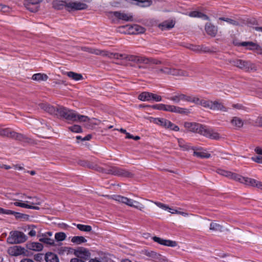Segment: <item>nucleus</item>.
<instances>
[{
  "label": "nucleus",
  "instance_id": "obj_40",
  "mask_svg": "<svg viewBox=\"0 0 262 262\" xmlns=\"http://www.w3.org/2000/svg\"><path fill=\"white\" fill-rule=\"evenodd\" d=\"M129 25H126L118 27L116 31L119 33L130 34V32H129Z\"/></svg>",
  "mask_w": 262,
  "mask_h": 262
},
{
  "label": "nucleus",
  "instance_id": "obj_1",
  "mask_svg": "<svg viewBox=\"0 0 262 262\" xmlns=\"http://www.w3.org/2000/svg\"><path fill=\"white\" fill-rule=\"evenodd\" d=\"M57 117L64 118L67 120L78 122L79 119H85L83 115L78 114L76 111L70 110L62 106H58Z\"/></svg>",
  "mask_w": 262,
  "mask_h": 262
},
{
  "label": "nucleus",
  "instance_id": "obj_7",
  "mask_svg": "<svg viewBox=\"0 0 262 262\" xmlns=\"http://www.w3.org/2000/svg\"><path fill=\"white\" fill-rule=\"evenodd\" d=\"M104 172L106 174L128 178H133L134 176V174L131 171L117 166H109Z\"/></svg>",
  "mask_w": 262,
  "mask_h": 262
},
{
  "label": "nucleus",
  "instance_id": "obj_24",
  "mask_svg": "<svg viewBox=\"0 0 262 262\" xmlns=\"http://www.w3.org/2000/svg\"><path fill=\"white\" fill-rule=\"evenodd\" d=\"M52 4L55 9L61 10L65 8L68 11V0H54Z\"/></svg>",
  "mask_w": 262,
  "mask_h": 262
},
{
  "label": "nucleus",
  "instance_id": "obj_6",
  "mask_svg": "<svg viewBox=\"0 0 262 262\" xmlns=\"http://www.w3.org/2000/svg\"><path fill=\"white\" fill-rule=\"evenodd\" d=\"M112 199L119 203L124 204L129 207H133L142 211L144 208L143 205L140 202L135 201L133 199L120 195H114L112 196Z\"/></svg>",
  "mask_w": 262,
  "mask_h": 262
},
{
  "label": "nucleus",
  "instance_id": "obj_50",
  "mask_svg": "<svg viewBox=\"0 0 262 262\" xmlns=\"http://www.w3.org/2000/svg\"><path fill=\"white\" fill-rule=\"evenodd\" d=\"M145 255L153 259H158L160 256L159 254L153 251L146 252Z\"/></svg>",
  "mask_w": 262,
  "mask_h": 262
},
{
  "label": "nucleus",
  "instance_id": "obj_34",
  "mask_svg": "<svg viewBox=\"0 0 262 262\" xmlns=\"http://www.w3.org/2000/svg\"><path fill=\"white\" fill-rule=\"evenodd\" d=\"M45 259L46 262H59L58 256L52 252H47Z\"/></svg>",
  "mask_w": 262,
  "mask_h": 262
},
{
  "label": "nucleus",
  "instance_id": "obj_23",
  "mask_svg": "<svg viewBox=\"0 0 262 262\" xmlns=\"http://www.w3.org/2000/svg\"><path fill=\"white\" fill-rule=\"evenodd\" d=\"M8 253L11 256H18L25 253V248L19 246H13L8 248Z\"/></svg>",
  "mask_w": 262,
  "mask_h": 262
},
{
  "label": "nucleus",
  "instance_id": "obj_4",
  "mask_svg": "<svg viewBox=\"0 0 262 262\" xmlns=\"http://www.w3.org/2000/svg\"><path fill=\"white\" fill-rule=\"evenodd\" d=\"M27 198L29 199L30 200L23 201L17 200L14 203V205L15 206L24 208L33 209L37 210L39 209V208L38 206L41 204V201L39 198L36 196H27Z\"/></svg>",
  "mask_w": 262,
  "mask_h": 262
},
{
  "label": "nucleus",
  "instance_id": "obj_47",
  "mask_svg": "<svg viewBox=\"0 0 262 262\" xmlns=\"http://www.w3.org/2000/svg\"><path fill=\"white\" fill-rule=\"evenodd\" d=\"M76 227L79 230L82 231L90 232L92 230V227L89 225L77 224Z\"/></svg>",
  "mask_w": 262,
  "mask_h": 262
},
{
  "label": "nucleus",
  "instance_id": "obj_8",
  "mask_svg": "<svg viewBox=\"0 0 262 262\" xmlns=\"http://www.w3.org/2000/svg\"><path fill=\"white\" fill-rule=\"evenodd\" d=\"M27 236L22 232L12 231L7 239L8 243L10 244H20L25 242Z\"/></svg>",
  "mask_w": 262,
  "mask_h": 262
},
{
  "label": "nucleus",
  "instance_id": "obj_56",
  "mask_svg": "<svg viewBox=\"0 0 262 262\" xmlns=\"http://www.w3.org/2000/svg\"><path fill=\"white\" fill-rule=\"evenodd\" d=\"M81 165L83 166L87 167L92 169H95L96 168V165L88 161L83 162V163H81Z\"/></svg>",
  "mask_w": 262,
  "mask_h": 262
},
{
  "label": "nucleus",
  "instance_id": "obj_27",
  "mask_svg": "<svg viewBox=\"0 0 262 262\" xmlns=\"http://www.w3.org/2000/svg\"><path fill=\"white\" fill-rule=\"evenodd\" d=\"M177 140L179 147L183 151H188L190 149L194 150V148L191 146L190 144L187 143L183 139L179 138Z\"/></svg>",
  "mask_w": 262,
  "mask_h": 262
},
{
  "label": "nucleus",
  "instance_id": "obj_28",
  "mask_svg": "<svg viewBox=\"0 0 262 262\" xmlns=\"http://www.w3.org/2000/svg\"><path fill=\"white\" fill-rule=\"evenodd\" d=\"M129 29L130 34H141L145 31V29L144 27L136 24L133 25H129Z\"/></svg>",
  "mask_w": 262,
  "mask_h": 262
},
{
  "label": "nucleus",
  "instance_id": "obj_60",
  "mask_svg": "<svg viewBox=\"0 0 262 262\" xmlns=\"http://www.w3.org/2000/svg\"><path fill=\"white\" fill-rule=\"evenodd\" d=\"M138 63H144L149 64V58L144 57L138 56Z\"/></svg>",
  "mask_w": 262,
  "mask_h": 262
},
{
  "label": "nucleus",
  "instance_id": "obj_29",
  "mask_svg": "<svg viewBox=\"0 0 262 262\" xmlns=\"http://www.w3.org/2000/svg\"><path fill=\"white\" fill-rule=\"evenodd\" d=\"M192 98H195L198 100L196 102H193L195 104H200L202 106L209 108L211 110L212 101L209 100L200 99L198 97L193 96Z\"/></svg>",
  "mask_w": 262,
  "mask_h": 262
},
{
  "label": "nucleus",
  "instance_id": "obj_2",
  "mask_svg": "<svg viewBox=\"0 0 262 262\" xmlns=\"http://www.w3.org/2000/svg\"><path fill=\"white\" fill-rule=\"evenodd\" d=\"M0 136L24 142H29L31 140L30 138L23 134L17 133L10 128H3L1 126H0Z\"/></svg>",
  "mask_w": 262,
  "mask_h": 262
},
{
  "label": "nucleus",
  "instance_id": "obj_39",
  "mask_svg": "<svg viewBox=\"0 0 262 262\" xmlns=\"http://www.w3.org/2000/svg\"><path fill=\"white\" fill-rule=\"evenodd\" d=\"M138 99L142 101H149L151 100V93L144 92L138 96Z\"/></svg>",
  "mask_w": 262,
  "mask_h": 262
},
{
  "label": "nucleus",
  "instance_id": "obj_64",
  "mask_svg": "<svg viewBox=\"0 0 262 262\" xmlns=\"http://www.w3.org/2000/svg\"><path fill=\"white\" fill-rule=\"evenodd\" d=\"M255 152L258 155H262V148L259 146L256 147L254 149Z\"/></svg>",
  "mask_w": 262,
  "mask_h": 262
},
{
  "label": "nucleus",
  "instance_id": "obj_20",
  "mask_svg": "<svg viewBox=\"0 0 262 262\" xmlns=\"http://www.w3.org/2000/svg\"><path fill=\"white\" fill-rule=\"evenodd\" d=\"M81 50L96 55H100L104 57L105 53V50H101L89 47H81Z\"/></svg>",
  "mask_w": 262,
  "mask_h": 262
},
{
  "label": "nucleus",
  "instance_id": "obj_10",
  "mask_svg": "<svg viewBox=\"0 0 262 262\" xmlns=\"http://www.w3.org/2000/svg\"><path fill=\"white\" fill-rule=\"evenodd\" d=\"M109 13L118 20H122L125 22L133 21V16L132 13H126L124 11H116L110 12Z\"/></svg>",
  "mask_w": 262,
  "mask_h": 262
},
{
  "label": "nucleus",
  "instance_id": "obj_17",
  "mask_svg": "<svg viewBox=\"0 0 262 262\" xmlns=\"http://www.w3.org/2000/svg\"><path fill=\"white\" fill-rule=\"evenodd\" d=\"M84 117H85V119H79L78 122H83L84 123V125L85 127L88 128H93L95 125H98L100 121L97 120L95 118L93 119H90L88 116L83 115Z\"/></svg>",
  "mask_w": 262,
  "mask_h": 262
},
{
  "label": "nucleus",
  "instance_id": "obj_57",
  "mask_svg": "<svg viewBox=\"0 0 262 262\" xmlns=\"http://www.w3.org/2000/svg\"><path fill=\"white\" fill-rule=\"evenodd\" d=\"M167 129H169L170 130H173L175 132H178L180 129L178 126L172 123L171 122H170L169 125L168 126Z\"/></svg>",
  "mask_w": 262,
  "mask_h": 262
},
{
  "label": "nucleus",
  "instance_id": "obj_43",
  "mask_svg": "<svg viewBox=\"0 0 262 262\" xmlns=\"http://www.w3.org/2000/svg\"><path fill=\"white\" fill-rule=\"evenodd\" d=\"M193 156L201 158H209L211 157L210 154L204 151H194Z\"/></svg>",
  "mask_w": 262,
  "mask_h": 262
},
{
  "label": "nucleus",
  "instance_id": "obj_11",
  "mask_svg": "<svg viewBox=\"0 0 262 262\" xmlns=\"http://www.w3.org/2000/svg\"><path fill=\"white\" fill-rule=\"evenodd\" d=\"M43 0H24V5L27 9L32 12L38 11L40 4Z\"/></svg>",
  "mask_w": 262,
  "mask_h": 262
},
{
  "label": "nucleus",
  "instance_id": "obj_12",
  "mask_svg": "<svg viewBox=\"0 0 262 262\" xmlns=\"http://www.w3.org/2000/svg\"><path fill=\"white\" fill-rule=\"evenodd\" d=\"M67 6L68 11L85 10L88 8V6L85 3L72 1L71 0H68V5Z\"/></svg>",
  "mask_w": 262,
  "mask_h": 262
},
{
  "label": "nucleus",
  "instance_id": "obj_36",
  "mask_svg": "<svg viewBox=\"0 0 262 262\" xmlns=\"http://www.w3.org/2000/svg\"><path fill=\"white\" fill-rule=\"evenodd\" d=\"M49 78L48 76L44 73H36L32 75L31 79L37 81H47Z\"/></svg>",
  "mask_w": 262,
  "mask_h": 262
},
{
  "label": "nucleus",
  "instance_id": "obj_58",
  "mask_svg": "<svg viewBox=\"0 0 262 262\" xmlns=\"http://www.w3.org/2000/svg\"><path fill=\"white\" fill-rule=\"evenodd\" d=\"M153 100L157 102H159L162 100V97L160 95L151 93V100Z\"/></svg>",
  "mask_w": 262,
  "mask_h": 262
},
{
  "label": "nucleus",
  "instance_id": "obj_30",
  "mask_svg": "<svg viewBox=\"0 0 262 262\" xmlns=\"http://www.w3.org/2000/svg\"><path fill=\"white\" fill-rule=\"evenodd\" d=\"M230 123L234 128L239 129L243 126L244 121L238 117H233L231 119Z\"/></svg>",
  "mask_w": 262,
  "mask_h": 262
},
{
  "label": "nucleus",
  "instance_id": "obj_15",
  "mask_svg": "<svg viewBox=\"0 0 262 262\" xmlns=\"http://www.w3.org/2000/svg\"><path fill=\"white\" fill-rule=\"evenodd\" d=\"M184 126L188 131L198 133L200 135L201 131L202 132L204 128L202 125L195 122H186L184 123Z\"/></svg>",
  "mask_w": 262,
  "mask_h": 262
},
{
  "label": "nucleus",
  "instance_id": "obj_31",
  "mask_svg": "<svg viewBox=\"0 0 262 262\" xmlns=\"http://www.w3.org/2000/svg\"><path fill=\"white\" fill-rule=\"evenodd\" d=\"M176 22L173 20H165L159 25L162 30H169L174 27Z\"/></svg>",
  "mask_w": 262,
  "mask_h": 262
},
{
  "label": "nucleus",
  "instance_id": "obj_21",
  "mask_svg": "<svg viewBox=\"0 0 262 262\" xmlns=\"http://www.w3.org/2000/svg\"><path fill=\"white\" fill-rule=\"evenodd\" d=\"M238 46L246 47L249 50H255L260 54H262V48L257 44L252 41H244L239 43Z\"/></svg>",
  "mask_w": 262,
  "mask_h": 262
},
{
  "label": "nucleus",
  "instance_id": "obj_38",
  "mask_svg": "<svg viewBox=\"0 0 262 262\" xmlns=\"http://www.w3.org/2000/svg\"><path fill=\"white\" fill-rule=\"evenodd\" d=\"M226 21L234 26H240L244 24V20L239 18L235 19L228 18Z\"/></svg>",
  "mask_w": 262,
  "mask_h": 262
},
{
  "label": "nucleus",
  "instance_id": "obj_25",
  "mask_svg": "<svg viewBox=\"0 0 262 262\" xmlns=\"http://www.w3.org/2000/svg\"><path fill=\"white\" fill-rule=\"evenodd\" d=\"M211 110L220 111L223 112H227L228 111V108L218 100L212 101Z\"/></svg>",
  "mask_w": 262,
  "mask_h": 262
},
{
  "label": "nucleus",
  "instance_id": "obj_53",
  "mask_svg": "<svg viewBox=\"0 0 262 262\" xmlns=\"http://www.w3.org/2000/svg\"><path fill=\"white\" fill-rule=\"evenodd\" d=\"M127 57L126 61H133V62H134L136 63H138V60H139L138 56L127 54Z\"/></svg>",
  "mask_w": 262,
  "mask_h": 262
},
{
  "label": "nucleus",
  "instance_id": "obj_52",
  "mask_svg": "<svg viewBox=\"0 0 262 262\" xmlns=\"http://www.w3.org/2000/svg\"><path fill=\"white\" fill-rule=\"evenodd\" d=\"M73 249L69 247H59L57 249V252L59 254H63L64 252H70Z\"/></svg>",
  "mask_w": 262,
  "mask_h": 262
},
{
  "label": "nucleus",
  "instance_id": "obj_33",
  "mask_svg": "<svg viewBox=\"0 0 262 262\" xmlns=\"http://www.w3.org/2000/svg\"><path fill=\"white\" fill-rule=\"evenodd\" d=\"M63 74L64 75H66L70 78L76 81L80 80L83 79V76L81 74L75 73L74 72H66L63 73Z\"/></svg>",
  "mask_w": 262,
  "mask_h": 262
},
{
  "label": "nucleus",
  "instance_id": "obj_32",
  "mask_svg": "<svg viewBox=\"0 0 262 262\" xmlns=\"http://www.w3.org/2000/svg\"><path fill=\"white\" fill-rule=\"evenodd\" d=\"M43 245L38 242H33L27 245V248L31 250L40 251L43 249Z\"/></svg>",
  "mask_w": 262,
  "mask_h": 262
},
{
  "label": "nucleus",
  "instance_id": "obj_48",
  "mask_svg": "<svg viewBox=\"0 0 262 262\" xmlns=\"http://www.w3.org/2000/svg\"><path fill=\"white\" fill-rule=\"evenodd\" d=\"M66 234L64 232H57L55 234V238L57 242L64 241L66 238Z\"/></svg>",
  "mask_w": 262,
  "mask_h": 262
},
{
  "label": "nucleus",
  "instance_id": "obj_54",
  "mask_svg": "<svg viewBox=\"0 0 262 262\" xmlns=\"http://www.w3.org/2000/svg\"><path fill=\"white\" fill-rule=\"evenodd\" d=\"M11 11V8L7 5L0 4V11L4 13H8Z\"/></svg>",
  "mask_w": 262,
  "mask_h": 262
},
{
  "label": "nucleus",
  "instance_id": "obj_51",
  "mask_svg": "<svg viewBox=\"0 0 262 262\" xmlns=\"http://www.w3.org/2000/svg\"><path fill=\"white\" fill-rule=\"evenodd\" d=\"M69 129L72 132L74 133H81L82 132V129L80 126L78 125H74L72 126L69 127Z\"/></svg>",
  "mask_w": 262,
  "mask_h": 262
},
{
  "label": "nucleus",
  "instance_id": "obj_26",
  "mask_svg": "<svg viewBox=\"0 0 262 262\" xmlns=\"http://www.w3.org/2000/svg\"><path fill=\"white\" fill-rule=\"evenodd\" d=\"M41 107L42 110L48 112L50 114L57 116V114L58 112V106L55 107L48 104L42 103L41 105Z\"/></svg>",
  "mask_w": 262,
  "mask_h": 262
},
{
  "label": "nucleus",
  "instance_id": "obj_18",
  "mask_svg": "<svg viewBox=\"0 0 262 262\" xmlns=\"http://www.w3.org/2000/svg\"><path fill=\"white\" fill-rule=\"evenodd\" d=\"M201 135L214 140H218L221 138L220 134L217 132L207 128L205 126H204L203 130L201 131Z\"/></svg>",
  "mask_w": 262,
  "mask_h": 262
},
{
  "label": "nucleus",
  "instance_id": "obj_35",
  "mask_svg": "<svg viewBox=\"0 0 262 262\" xmlns=\"http://www.w3.org/2000/svg\"><path fill=\"white\" fill-rule=\"evenodd\" d=\"M205 30L208 35L213 37L217 33V28L211 24H208L205 26Z\"/></svg>",
  "mask_w": 262,
  "mask_h": 262
},
{
  "label": "nucleus",
  "instance_id": "obj_63",
  "mask_svg": "<svg viewBox=\"0 0 262 262\" xmlns=\"http://www.w3.org/2000/svg\"><path fill=\"white\" fill-rule=\"evenodd\" d=\"M232 107H233V108L237 109V110H243L244 109V106L242 104H238V103L233 104L232 105Z\"/></svg>",
  "mask_w": 262,
  "mask_h": 262
},
{
  "label": "nucleus",
  "instance_id": "obj_13",
  "mask_svg": "<svg viewBox=\"0 0 262 262\" xmlns=\"http://www.w3.org/2000/svg\"><path fill=\"white\" fill-rule=\"evenodd\" d=\"M150 202L154 203L159 208L161 209L163 211H166L169 213H183L181 211V209L180 208H174L173 207H170L166 204H163L159 202H153L148 201Z\"/></svg>",
  "mask_w": 262,
  "mask_h": 262
},
{
  "label": "nucleus",
  "instance_id": "obj_3",
  "mask_svg": "<svg viewBox=\"0 0 262 262\" xmlns=\"http://www.w3.org/2000/svg\"><path fill=\"white\" fill-rule=\"evenodd\" d=\"M158 74L170 75L175 76H188V73L185 71L175 69L168 64H164L161 67L157 69Z\"/></svg>",
  "mask_w": 262,
  "mask_h": 262
},
{
  "label": "nucleus",
  "instance_id": "obj_45",
  "mask_svg": "<svg viewBox=\"0 0 262 262\" xmlns=\"http://www.w3.org/2000/svg\"><path fill=\"white\" fill-rule=\"evenodd\" d=\"M39 241L51 246L55 245V242L54 239L48 238L44 235H43L42 237L39 239Z\"/></svg>",
  "mask_w": 262,
  "mask_h": 262
},
{
  "label": "nucleus",
  "instance_id": "obj_59",
  "mask_svg": "<svg viewBox=\"0 0 262 262\" xmlns=\"http://www.w3.org/2000/svg\"><path fill=\"white\" fill-rule=\"evenodd\" d=\"M162 63V61L157 59H155V58H149V64H154L158 65V64H160Z\"/></svg>",
  "mask_w": 262,
  "mask_h": 262
},
{
  "label": "nucleus",
  "instance_id": "obj_55",
  "mask_svg": "<svg viewBox=\"0 0 262 262\" xmlns=\"http://www.w3.org/2000/svg\"><path fill=\"white\" fill-rule=\"evenodd\" d=\"M154 122L155 123L163 127L164 123L165 122V119L160 118H155Z\"/></svg>",
  "mask_w": 262,
  "mask_h": 262
},
{
  "label": "nucleus",
  "instance_id": "obj_61",
  "mask_svg": "<svg viewBox=\"0 0 262 262\" xmlns=\"http://www.w3.org/2000/svg\"><path fill=\"white\" fill-rule=\"evenodd\" d=\"M252 160L257 163L262 164V157L260 156H256L253 157L251 158Z\"/></svg>",
  "mask_w": 262,
  "mask_h": 262
},
{
  "label": "nucleus",
  "instance_id": "obj_22",
  "mask_svg": "<svg viewBox=\"0 0 262 262\" xmlns=\"http://www.w3.org/2000/svg\"><path fill=\"white\" fill-rule=\"evenodd\" d=\"M104 57H108L110 59H116L125 60L126 61L127 54L113 53L105 50Z\"/></svg>",
  "mask_w": 262,
  "mask_h": 262
},
{
  "label": "nucleus",
  "instance_id": "obj_14",
  "mask_svg": "<svg viewBox=\"0 0 262 262\" xmlns=\"http://www.w3.org/2000/svg\"><path fill=\"white\" fill-rule=\"evenodd\" d=\"M74 254L77 257L84 260H88L91 256L89 250L84 247H78L73 249Z\"/></svg>",
  "mask_w": 262,
  "mask_h": 262
},
{
  "label": "nucleus",
  "instance_id": "obj_37",
  "mask_svg": "<svg viewBox=\"0 0 262 262\" xmlns=\"http://www.w3.org/2000/svg\"><path fill=\"white\" fill-rule=\"evenodd\" d=\"M258 182V181L255 179L244 177L242 184L252 187H256Z\"/></svg>",
  "mask_w": 262,
  "mask_h": 262
},
{
  "label": "nucleus",
  "instance_id": "obj_41",
  "mask_svg": "<svg viewBox=\"0 0 262 262\" xmlns=\"http://www.w3.org/2000/svg\"><path fill=\"white\" fill-rule=\"evenodd\" d=\"M71 242L75 244L80 245L86 243L87 240L82 236H75L71 239Z\"/></svg>",
  "mask_w": 262,
  "mask_h": 262
},
{
  "label": "nucleus",
  "instance_id": "obj_5",
  "mask_svg": "<svg viewBox=\"0 0 262 262\" xmlns=\"http://www.w3.org/2000/svg\"><path fill=\"white\" fill-rule=\"evenodd\" d=\"M151 108L158 110H162L171 113H178L180 114H188L189 113L188 109L174 105L158 104L150 106Z\"/></svg>",
  "mask_w": 262,
  "mask_h": 262
},
{
  "label": "nucleus",
  "instance_id": "obj_49",
  "mask_svg": "<svg viewBox=\"0 0 262 262\" xmlns=\"http://www.w3.org/2000/svg\"><path fill=\"white\" fill-rule=\"evenodd\" d=\"M216 171L218 174L222 176L227 177L229 179L231 172L230 171H228L222 169H217Z\"/></svg>",
  "mask_w": 262,
  "mask_h": 262
},
{
  "label": "nucleus",
  "instance_id": "obj_62",
  "mask_svg": "<svg viewBox=\"0 0 262 262\" xmlns=\"http://www.w3.org/2000/svg\"><path fill=\"white\" fill-rule=\"evenodd\" d=\"M189 48L196 52H199L201 51V48L199 46H194L191 45L190 46Z\"/></svg>",
  "mask_w": 262,
  "mask_h": 262
},
{
  "label": "nucleus",
  "instance_id": "obj_19",
  "mask_svg": "<svg viewBox=\"0 0 262 262\" xmlns=\"http://www.w3.org/2000/svg\"><path fill=\"white\" fill-rule=\"evenodd\" d=\"M152 239L155 242H156L161 245L166 246L170 247H175L178 245L177 242L169 239H164L157 236H153Z\"/></svg>",
  "mask_w": 262,
  "mask_h": 262
},
{
  "label": "nucleus",
  "instance_id": "obj_44",
  "mask_svg": "<svg viewBox=\"0 0 262 262\" xmlns=\"http://www.w3.org/2000/svg\"><path fill=\"white\" fill-rule=\"evenodd\" d=\"M189 16L192 17H204L206 19L208 18L206 15L197 11L190 12L189 14Z\"/></svg>",
  "mask_w": 262,
  "mask_h": 262
},
{
  "label": "nucleus",
  "instance_id": "obj_42",
  "mask_svg": "<svg viewBox=\"0 0 262 262\" xmlns=\"http://www.w3.org/2000/svg\"><path fill=\"white\" fill-rule=\"evenodd\" d=\"M244 177L238 173L231 172L229 179L242 184L243 181L244 180Z\"/></svg>",
  "mask_w": 262,
  "mask_h": 262
},
{
  "label": "nucleus",
  "instance_id": "obj_16",
  "mask_svg": "<svg viewBox=\"0 0 262 262\" xmlns=\"http://www.w3.org/2000/svg\"><path fill=\"white\" fill-rule=\"evenodd\" d=\"M230 63L233 66L245 71H249L250 68H251L250 63L241 59L232 60L230 61Z\"/></svg>",
  "mask_w": 262,
  "mask_h": 262
},
{
  "label": "nucleus",
  "instance_id": "obj_9",
  "mask_svg": "<svg viewBox=\"0 0 262 262\" xmlns=\"http://www.w3.org/2000/svg\"><path fill=\"white\" fill-rule=\"evenodd\" d=\"M192 97L193 96L185 95L181 93H175L172 96L167 98V99L176 103H179L181 101L196 102L198 100L195 98H192Z\"/></svg>",
  "mask_w": 262,
  "mask_h": 262
},
{
  "label": "nucleus",
  "instance_id": "obj_46",
  "mask_svg": "<svg viewBox=\"0 0 262 262\" xmlns=\"http://www.w3.org/2000/svg\"><path fill=\"white\" fill-rule=\"evenodd\" d=\"M210 229L215 231H222L223 227L219 224L212 222L210 224Z\"/></svg>",
  "mask_w": 262,
  "mask_h": 262
}]
</instances>
